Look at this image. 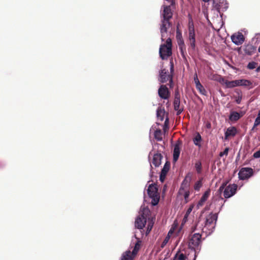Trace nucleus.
Returning a JSON list of instances; mask_svg holds the SVG:
<instances>
[{
    "instance_id": "obj_1",
    "label": "nucleus",
    "mask_w": 260,
    "mask_h": 260,
    "mask_svg": "<svg viewBox=\"0 0 260 260\" xmlns=\"http://www.w3.org/2000/svg\"><path fill=\"white\" fill-rule=\"evenodd\" d=\"M217 218L218 213H210L206 217L204 226L203 227L202 224L200 225L199 221L194 226L192 227L191 232L193 233L196 231L201 230L206 234H211L215 229Z\"/></svg>"
},
{
    "instance_id": "obj_2",
    "label": "nucleus",
    "mask_w": 260,
    "mask_h": 260,
    "mask_svg": "<svg viewBox=\"0 0 260 260\" xmlns=\"http://www.w3.org/2000/svg\"><path fill=\"white\" fill-rule=\"evenodd\" d=\"M170 63V73L165 69H162L159 71V81L162 83H166L169 81L168 85L170 88L173 87L174 84L173 81V76L174 74V64L173 60L171 59Z\"/></svg>"
},
{
    "instance_id": "obj_3",
    "label": "nucleus",
    "mask_w": 260,
    "mask_h": 260,
    "mask_svg": "<svg viewBox=\"0 0 260 260\" xmlns=\"http://www.w3.org/2000/svg\"><path fill=\"white\" fill-rule=\"evenodd\" d=\"M150 214V211L147 207L141 208L139 215L136 218L135 222V226L138 229H142L145 225L147 218Z\"/></svg>"
},
{
    "instance_id": "obj_4",
    "label": "nucleus",
    "mask_w": 260,
    "mask_h": 260,
    "mask_svg": "<svg viewBox=\"0 0 260 260\" xmlns=\"http://www.w3.org/2000/svg\"><path fill=\"white\" fill-rule=\"evenodd\" d=\"M172 40L169 38L166 40V43L161 45L159 48V53L160 57L163 60L171 56L172 52Z\"/></svg>"
},
{
    "instance_id": "obj_5",
    "label": "nucleus",
    "mask_w": 260,
    "mask_h": 260,
    "mask_svg": "<svg viewBox=\"0 0 260 260\" xmlns=\"http://www.w3.org/2000/svg\"><path fill=\"white\" fill-rule=\"evenodd\" d=\"M148 194L150 198L152 199L151 204L153 206L157 205L159 200V196L158 193V189L156 185L151 184L149 185L147 189Z\"/></svg>"
},
{
    "instance_id": "obj_6",
    "label": "nucleus",
    "mask_w": 260,
    "mask_h": 260,
    "mask_svg": "<svg viewBox=\"0 0 260 260\" xmlns=\"http://www.w3.org/2000/svg\"><path fill=\"white\" fill-rule=\"evenodd\" d=\"M189 240L188 246L191 249H198L201 246L202 240V235L199 233H194L190 236Z\"/></svg>"
},
{
    "instance_id": "obj_7",
    "label": "nucleus",
    "mask_w": 260,
    "mask_h": 260,
    "mask_svg": "<svg viewBox=\"0 0 260 260\" xmlns=\"http://www.w3.org/2000/svg\"><path fill=\"white\" fill-rule=\"evenodd\" d=\"M192 175L190 173H188L181 184L179 189L178 194L179 196H182L185 193L186 191L189 189L190 183L191 180Z\"/></svg>"
},
{
    "instance_id": "obj_8",
    "label": "nucleus",
    "mask_w": 260,
    "mask_h": 260,
    "mask_svg": "<svg viewBox=\"0 0 260 260\" xmlns=\"http://www.w3.org/2000/svg\"><path fill=\"white\" fill-rule=\"evenodd\" d=\"M172 26V23L169 20L161 19L160 27L161 40L164 41L166 37L168 29Z\"/></svg>"
},
{
    "instance_id": "obj_9",
    "label": "nucleus",
    "mask_w": 260,
    "mask_h": 260,
    "mask_svg": "<svg viewBox=\"0 0 260 260\" xmlns=\"http://www.w3.org/2000/svg\"><path fill=\"white\" fill-rule=\"evenodd\" d=\"M174 108L177 111V115L180 114L183 111V108L180 107V95L178 90H176L174 95Z\"/></svg>"
},
{
    "instance_id": "obj_10",
    "label": "nucleus",
    "mask_w": 260,
    "mask_h": 260,
    "mask_svg": "<svg viewBox=\"0 0 260 260\" xmlns=\"http://www.w3.org/2000/svg\"><path fill=\"white\" fill-rule=\"evenodd\" d=\"M253 174V171L250 168H243L239 173V178L240 180H245L250 178Z\"/></svg>"
},
{
    "instance_id": "obj_11",
    "label": "nucleus",
    "mask_w": 260,
    "mask_h": 260,
    "mask_svg": "<svg viewBox=\"0 0 260 260\" xmlns=\"http://www.w3.org/2000/svg\"><path fill=\"white\" fill-rule=\"evenodd\" d=\"M237 185L236 184H230L227 186L223 191V196L225 198H229L234 196L237 189Z\"/></svg>"
},
{
    "instance_id": "obj_12",
    "label": "nucleus",
    "mask_w": 260,
    "mask_h": 260,
    "mask_svg": "<svg viewBox=\"0 0 260 260\" xmlns=\"http://www.w3.org/2000/svg\"><path fill=\"white\" fill-rule=\"evenodd\" d=\"M158 94L159 96L164 100H167L170 96V92L166 85L160 86L158 90Z\"/></svg>"
},
{
    "instance_id": "obj_13",
    "label": "nucleus",
    "mask_w": 260,
    "mask_h": 260,
    "mask_svg": "<svg viewBox=\"0 0 260 260\" xmlns=\"http://www.w3.org/2000/svg\"><path fill=\"white\" fill-rule=\"evenodd\" d=\"M161 19L170 20L173 16V12L170 6H164L161 13Z\"/></svg>"
},
{
    "instance_id": "obj_14",
    "label": "nucleus",
    "mask_w": 260,
    "mask_h": 260,
    "mask_svg": "<svg viewBox=\"0 0 260 260\" xmlns=\"http://www.w3.org/2000/svg\"><path fill=\"white\" fill-rule=\"evenodd\" d=\"M231 39L232 42L237 45L242 44L244 41V36L241 32L232 35Z\"/></svg>"
},
{
    "instance_id": "obj_15",
    "label": "nucleus",
    "mask_w": 260,
    "mask_h": 260,
    "mask_svg": "<svg viewBox=\"0 0 260 260\" xmlns=\"http://www.w3.org/2000/svg\"><path fill=\"white\" fill-rule=\"evenodd\" d=\"M181 142L178 141L175 145L173 150V161H176L179 157L180 153V146Z\"/></svg>"
},
{
    "instance_id": "obj_16",
    "label": "nucleus",
    "mask_w": 260,
    "mask_h": 260,
    "mask_svg": "<svg viewBox=\"0 0 260 260\" xmlns=\"http://www.w3.org/2000/svg\"><path fill=\"white\" fill-rule=\"evenodd\" d=\"M210 189H208L207 190H206L204 193L203 194L202 197H201L200 201L198 202L197 206L198 207L202 206L205 202L208 199L210 194Z\"/></svg>"
},
{
    "instance_id": "obj_17",
    "label": "nucleus",
    "mask_w": 260,
    "mask_h": 260,
    "mask_svg": "<svg viewBox=\"0 0 260 260\" xmlns=\"http://www.w3.org/2000/svg\"><path fill=\"white\" fill-rule=\"evenodd\" d=\"M237 133V128L234 126H232L228 128L225 133L224 139H228L230 137H234Z\"/></svg>"
},
{
    "instance_id": "obj_18",
    "label": "nucleus",
    "mask_w": 260,
    "mask_h": 260,
    "mask_svg": "<svg viewBox=\"0 0 260 260\" xmlns=\"http://www.w3.org/2000/svg\"><path fill=\"white\" fill-rule=\"evenodd\" d=\"M162 158V156L160 153H157L154 154L153 157L152 163L156 167L159 166L161 164V160Z\"/></svg>"
},
{
    "instance_id": "obj_19",
    "label": "nucleus",
    "mask_w": 260,
    "mask_h": 260,
    "mask_svg": "<svg viewBox=\"0 0 260 260\" xmlns=\"http://www.w3.org/2000/svg\"><path fill=\"white\" fill-rule=\"evenodd\" d=\"M237 80V85L238 86H242L244 87H249V89L251 88L252 87V83L248 80L246 79H240V80Z\"/></svg>"
},
{
    "instance_id": "obj_20",
    "label": "nucleus",
    "mask_w": 260,
    "mask_h": 260,
    "mask_svg": "<svg viewBox=\"0 0 260 260\" xmlns=\"http://www.w3.org/2000/svg\"><path fill=\"white\" fill-rule=\"evenodd\" d=\"M135 257L130 250H127L122 253L120 260H134Z\"/></svg>"
},
{
    "instance_id": "obj_21",
    "label": "nucleus",
    "mask_w": 260,
    "mask_h": 260,
    "mask_svg": "<svg viewBox=\"0 0 260 260\" xmlns=\"http://www.w3.org/2000/svg\"><path fill=\"white\" fill-rule=\"evenodd\" d=\"M256 48L251 44H248L245 48V52L248 55H252L256 52Z\"/></svg>"
},
{
    "instance_id": "obj_22",
    "label": "nucleus",
    "mask_w": 260,
    "mask_h": 260,
    "mask_svg": "<svg viewBox=\"0 0 260 260\" xmlns=\"http://www.w3.org/2000/svg\"><path fill=\"white\" fill-rule=\"evenodd\" d=\"M176 40L177 41V44L178 46H181L184 44V40L182 38V34L181 32L179 30L178 27H177V30H176Z\"/></svg>"
},
{
    "instance_id": "obj_23",
    "label": "nucleus",
    "mask_w": 260,
    "mask_h": 260,
    "mask_svg": "<svg viewBox=\"0 0 260 260\" xmlns=\"http://www.w3.org/2000/svg\"><path fill=\"white\" fill-rule=\"evenodd\" d=\"M141 245V241L140 240H138L137 242L136 243L134 248L132 251V253L133 255L136 256L138 251H139Z\"/></svg>"
},
{
    "instance_id": "obj_24",
    "label": "nucleus",
    "mask_w": 260,
    "mask_h": 260,
    "mask_svg": "<svg viewBox=\"0 0 260 260\" xmlns=\"http://www.w3.org/2000/svg\"><path fill=\"white\" fill-rule=\"evenodd\" d=\"M157 118L161 121L164 120V116L165 115V111L164 109L158 108L157 110L156 113Z\"/></svg>"
},
{
    "instance_id": "obj_25",
    "label": "nucleus",
    "mask_w": 260,
    "mask_h": 260,
    "mask_svg": "<svg viewBox=\"0 0 260 260\" xmlns=\"http://www.w3.org/2000/svg\"><path fill=\"white\" fill-rule=\"evenodd\" d=\"M240 117L241 116L239 113L237 112H232L229 116V119L231 121H236L239 120Z\"/></svg>"
},
{
    "instance_id": "obj_26",
    "label": "nucleus",
    "mask_w": 260,
    "mask_h": 260,
    "mask_svg": "<svg viewBox=\"0 0 260 260\" xmlns=\"http://www.w3.org/2000/svg\"><path fill=\"white\" fill-rule=\"evenodd\" d=\"M224 84L227 88H233L238 86L237 80L231 81L225 80L224 81Z\"/></svg>"
},
{
    "instance_id": "obj_27",
    "label": "nucleus",
    "mask_w": 260,
    "mask_h": 260,
    "mask_svg": "<svg viewBox=\"0 0 260 260\" xmlns=\"http://www.w3.org/2000/svg\"><path fill=\"white\" fill-rule=\"evenodd\" d=\"M186 259L187 256L180 251H178L174 257V260H186Z\"/></svg>"
},
{
    "instance_id": "obj_28",
    "label": "nucleus",
    "mask_w": 260,
    "mask_h": 260,
    "mask_svg": "<svg viewBox=\"0 0 260 260\" xmlns=\"http://www.w3.org/2000/svg\"><path fill=\"white\" fill-rule=\"evenodd\" d=\"M201 140H202L201 136L200 135V134L199 133H198L197 134V135H196V136L194 137V138L193 139V141L194 145L200 147L201 146L200 142L201 141Z\"/></svg>"
},
{
    "instance_id": "obj_29",
    "label": "nucleus",
    "mask_w": 260,
    "mask_h": 260,
    "mask_svg": "<svg viewBox=\"0 0 260 260\" xmlns=\"http://www.w3.org/2000/svg\"><path fill=\"white\" fill-rule=\"evenodd\" d=\"M154 138L158 141H160L162 140V132L159 129H156L154 134Z\"/></svg>"
},
{
    "instance_id": "obj_30",
    "label": "nucleus",
    "mask_w": 260,
    "mask_h": 260,
    "mask_svg": "<svg viewBox=\"0 0 260 260\" xmlns=\"http://www.w3.org/2000/svg\"><path fill=\"white\" fill-rule=\"evenodd\" d=\"M170 163L169 161H167L165 163L162 169L161 170L160 173L166 175L169 170H170Z\"/></svg>"
},
{
    "instance_id": "obj_31",
    "label": "nucleus",
    "mask_w": 260,
    "mask_h": 260,
    "mask_svg": "<svg viewBox=\"0 0 260 260\" xmlns=\"http://www.w3.org/2000/svg\"><path fill=\"white\" fill-rule=\"evenodd\" d=\"M189 40H196L194 29L193 26H189Z\"/></svg>"
},
{
    "instance_id": "obj_32",
    "label": "nucleus",
    "mask_w": 260,
    "mask_h": 260,
    "mask_svg": "<svg viewBox=\"0 0 260 260\" xmlns=\"http://www.w3.org/2000/svg\"><path fill=\"white\" fill-rule=\"evenodd\" d=\"M180 51L181 54L184 59H186V46L185 44L181 46H178Z\"/></svg>"
},
{
    "instance_id": "obj_33",
    "label": "nucleus",
    "mask_w": 260,
    "mask_h": 260,
    "mask_svg": "<svg viewBox=\"0 0 260 260\" xmlns=\"http://www.w3.org/2000/svg\"><path fill=\"white\" fill-rule=\"evenodd\" d=\"M192 207H189L187 211L186 212V213L183 217V219L182 220V224H184L187 221V219H188V215H189V214L190 213V212H191L192 211Z\"/></svg>"
},
{
    "instance_id": "obj_34",
    "label": "nucleus",
    "mask_w": 260,
    "mask_h": 260,
    "mask_svg": "<svg viewBox=\"0 0 260 260\" xmlns=\"http://www.w3.org/2000/svg\"><path fill=\"white\" fill-rule=\"evenodd\" d=\"M202 180L201 178L197 182H196L194 185L193 188L195 190L199 191L201 187L202 186Z\"/></svg>"
},
{
    "instance_id": "obj_35",
    "label": "nucleus",
    "mask_w": 260,
    "mask_h": 260,
    "mask_svg": "<svg viewBox=\"0 0 260 260\" xmlns=\"http://www.w3.org/2000/svg\"><path fill=\"white\" fill-rule=\"evenodd\" d=\"M196 88L197 90H199L200 93L203 95H206V90L203 87V86L200 83V84H198L196 86Z\"/></svg>"
},
{
    "instance_id": "obj_36",
    "label": "nucleus",
    "mask_w": 260,
    "mask_h": 260,
    "mask_svg": "<svg viewBox=\"0 0 260 260\" xmlns=\"http://www.w3.org/2000/svg\"><path fill=\"white\" fill-rule=\"evenodd\" d=\"M195 168L198 173H200L202 171V164L201 161H198L195 164Z\"/></svg>"
},
{
    "instance_id": "obj_37",
    "label": "nucleus",
    "mask_w": 260,
    "mask_h": 260,
    "mask_svg": "<svg viewBox=\"0 0 260 260\" xmlns=\"http://www.w3.org/2000/svg\"><path fill=\"white\" fill-rule=\"evenodd\" d=\"M190 194L189 189L185 192V193L183 195V197L184 198V202L185 203H187L189 201V196Z\"/></svg>"
},
{
    "instance_id": "obj_38",
    "label": "nucleus",
    "mask_w": 260,
    "mask_h": 260,
    "mask_svg": "<svg viewBox=\"0 0 260 260\" xmlns=\"http://www.w3.org/2000/svg\"><path fill=\"white\" fill-rule=\"evenodd\" d=\"M259 124H260V112L258 113L257 117L256 118V119L254 121L253 128L255 127H256L257 126H258Z\"/></svg>"
},
{
    "instance_id": "obj_39",
    "label": "nucleus",
    "mask_w": 260,
    "mask_h": 260,
    "mask_svg": "<svg viewBox=\"0 0 260 260\" xmlns=\"http://www.w3.org/2000/svg\"><path fill=\"white\" fill-rule=\"evenodd\" d=\"M213 7L216 9L217 11L219 12L220 9V4L216 2L215 0H213Z\"/></svg>"
},
{
    "instance_id": "obj_40",
    "label": "nucleus",
    "mask_w": 260,
    "mask_h": 260,
    "mask_svg": "<svg viewBox=\"0 0 260 260\" xmlns=\"http://www.w3.org/2000/svg\"><path fill=\"white\" fill-rule=\"evenodd\" d=\"M256 64H257V63H256L254 61L250 62L247 65V68L249 69H251V70L254 69L256 68Z\"/></svg>"
},
{
    "instance_id": "obj_41",
    "label": "nucleus",
    "mask_w": 260,
    "mask_h": 260,
    "mask_svg": "<svg viewBox=\"0 0 260 260\" xmlns=\"http://www.w3.org/2000/svg\"><path fill=\"white\" fill-rule=\"evenodd\" d=\"M153 225V223H152L151 221L149 222L148 226H147V231H146V234H148V233H149V232L151 231V230L152 229Z\"/></svg>"
},
{
    "instance_id": "obj_42",
    "label": "nucleus",
    "mask_w": 260,
    "mask_h": 260,
    "mask_svg": "<svg viewBox=\"0 0 260 260\" xmlns=\"http://www.w3.org/2000/svg\"><path fill=\"white\" fill-rule=\"evenodd\" d=\"M229 148H226L222 152H220V153H219V156L220 157H222L223 156V155H228V152H229Z\"/></svg>"
},
{
    "instance_id": "obj_43",
    "label": "nucleus",
    "mask_w": 260,
    "mask_h": 260,
    "mask_svg": "<svg viewBox=\"0 0 260 260\" xmlns=\"http://www.w3.org/2000/svg\"><path fill=\"white\" fill-rule=\"evenodd\" d=\"M189 45L192 49H194L196 47V40H189Z\"/></svg>"
},
{
    "instance_id": "obj_44",
    "label": "nucleus",
    "mask_w": 260,
    "mask_h": 260,
    "mask_svg": "<svg viewBox=\"0 0 260 260\" xmlns=\"http://www.w3.org/2000/svg\"><path fill=\"white\" fill-rule=\"evenodd\" d=\"M194 81L196 86L198 84H200L201 83L199 81V79H198L197 73L195 74L194 76Z\"/></svg>"
},
{
    "instance_id": "obj_45",
    "label": "nucleus",
    "mask_w": 260,
    "mask_h": 260,
    "mask_svg": "<svg viewBox=\"0 0 260 260\" xmlns=\"http://www.w3.org/2000/svg\"><path fill=\"white\" fill-rule=\"evenodd\" d=\"M253 156L254 158H259L260 157V149L256 152H254Z\"/></svg>"
},
{
    "instance_id": "obj_46",
    "label": "nucleus",
    "mask_w": 260,
    "mask_h": 260,
    "mask_svg": "<svg viewBox=\"0 0 260 260\" xmlns=\"http://www.w3.org/2000/svg\"><path fill=\"white\" fill-rule=\"evenodd\" d=\"M166 175L160 173L159 180L161 182H163L166 178Z\"/></svg>"
},
{
    "instance_id": "obj_47",
    "label": "nucleus",
    "mask_w": 260,
    "mask_h": 260,
    "mask_svg": "<svg viewBox=\"0 0 260 260\" xmlns=\"http://www.w3.org/2000/svg\"><path fill=\"white\" fill-rule=\"evenodd\" d=\"M228 182L225 181L222 183L221 186H222L223 188H225V187L227 186L226 185L228 184Z\"/></svg>"
},
{
    "instance_id": "obj_48",
    "label": "nucleus",
    "mask_w": 260,
    "mask_h": 260,
    "mask_svg": "<svg viewBox=\"0 0 260 260\" xmlns=\"http://www.w3.org/2000/svg\"><path fill=\"white\" fill-rule=\"evenodd\" d=\"M224 189H225L224 188H223L222 186H220L218 189V192L219 193H221L223 191V190H224Z\"/></svg>"
},
{
    "instance_id": "obj_49",
    "label": "nucleus",
    "mask_w": 260,
    "mask_h": 260,
    "mask_svg": "<svg viewBox=\"0 0 260 260\" xmlns=\"http://www.w3.org/2000/svg\"><path fill=\"white\" fill-rule=\"evenodd\" d=\"M168 122H169V118L167 117L165 121V127H166L168 125Z\"/></svg>"
},
{
    "instance_id": "obj_50",
    "label": "nucleus",
    "mask_w": 260,
    "mask_h": 260,
    "mask_svg": "<svg viewBox=\"0 0 260 260\" xmlns=\"http://www.w3.org/2000/svg\"><path fill=\"white\" fill-rule=\"evenodd\" d=\"M241 97H239L236 100V102L237 104H240L241 103Z\"/></svg>"
},
{
    "instance_id": "obj_51",
    "label": "nucleus",
    "mask_w": 260,
    "mask_h": 260,
    "mask_svg": "<svg viewBox=\"0 0 260 260\" xmlns=\"http://www.w3.org/2000/svg\"><path fill=\"white\" fill-rule=\"evenodd\" d=\"M256 72H260V66L256 69Z\"/></svg>"
},
{
    "instance_id": "obj_52",
    "label": "nucleus",
    "mask_w": 260,
    "mask_h": 260,
    "mask_svg": "<svg viewBox=\"0 0 260 260\" xmlns=\"http://www.w3.org/2000/svg\"><path fill=\"white\" fill-rule=\"evenodd\" d=\"M204 2H208L209 1V0H203Z\"/></svg>"
},
{
    "instance_id": "obj_53",
    "label": "nucleus",
    "mask_w": 260,
    "mask_h": 260,
    "mask_svg": "<svg viewBox=\"0 0 260 260\" xmlns=\"http://www.w3.org/2000/svg\"><path fill=\"white\" fill-rule=\"evenodd\" d=\"M258 52H260V46H259V47L258 48Z\"/></svg>"
},
{
    "instance_id": "obj_54",
    "label": "nucleus",
    "mask_w": 260,
    "mask_h": 260,
    "mask_svg": "<svg viewBox=\"0 0 260 260\" xmlns=\"http://www.w3.org/2000/svg\"><path fill=\"white\" fill-rule=\"evenodd\" d=\"M259 112H260V111H259Z\"/></svg>"
}]
</instances>
